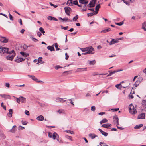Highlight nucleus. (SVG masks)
I'll return each mask as SVG.
<instances>
[{
	"label": "nucleus",
	"mask_w": 146,
	"mask_h": 146,
	"mask_svg": "<svg viewBox=\"0 0 146 146\" xmlns=\"http://www.w3.org/2000/svg\"><path fill=\"white\" fill-rule=\"evenodd\" d=\"M81 49L83 52H86L82 53V54L86 55L94 53V52H93V51L94 50V49L91 46L87 47L84 48H81Z\"/></svg>",
	"instance_id": "f257e3e1"
},
{
	"label": "nucleus",
	"mask_w": 146,
	"mask_h": 146,
	"mask_svg": "<svg viewBox=\"0 0 146 146\" xmlns=\"http://www.w3.org/2000/svg\"><path fill=\"white\" fill-rule=\"evenodd\" d=\"M129 112L131 114H135L137 113L136 108L134 107L132 104H131L129 106Z\"/></svg>",
	"instance_id": "f03ea898"
},
{
	"label": "nucleus",
	"mask_w": 146,
	"mask_h": 146,
	"mask_svg": "<svg viewBox=\"0 0 146 146\" xmlns=\"http://www.w3.org/2000/svg\"><path fill=\"white\" fill-rule=\"evenodd\" d=\"M9 54L6 57L7 59L10 60H12L15 56V53L13 50L9 52Z\"/></svg>",
	"instance_id": "7ed1b4c3"
},
{
	"label": "nucleus",
	"mask_w": 146,
	"mask_h": 146,
	"mask_svg": "<svg viewBox=\"0 0 146 146\" xmlns=\"http://www.w3.org/2000/svg\"><path fill=\"white\" fill-rule=\"evenodd\" d=\"M0 53H9L8 49L5 47L0 48Z\"/></svg>",
	"instance_id": "20e7f679"
},
{
	"label": "nucleus",
	"mask_w": 146,
	"mask_h": 146,
	"mask_svg": "<svg viewBox=\"0 0 146 146\" xmlns=\"http://www.w3.org/2000/svg\"><path fill=\"white\" fill-rule=\"evenodd\" d=\"M64 9L66 14L67 15L70 16V12L71 11V8L68 7H66L64 8Z\"/></svg>",
	"instance_id": "39448f33"
},
{
	"label": "nucleus",
	"mask_w": 146,
	"mask_h": 146,
	"mask_svg": "<svg viewBox=\"0 0 146 146\" xmlns=\"http://www.w3.org/2000/svg\"><path fill=\"white\" fill-rule=\"evenodd\" d=\"M96 2V0H92L87 5V7H94Z\"/></svg>",
	"instance_id": "423d86ee"
},
{
	"label": "nucleus",
	"mask_w": 146,
	"mask_h": 146,
	"mask_svg": "<svg viewBox=\"0 0 146 146\" xmlns=\"http://www.w3.org/2000/svg\"><path fill=\"white\" fill-rule=\"evenodd\" d=\"M28 76L31 78L32 80H34L35 81H36V82H42L43 83V82L39 80L38 79H37L33 75H28Z\"/></svg>",
	"instance_id": "0eeeda50"
},
{
	"label": "nucleus",
	"mask_w": 146,
	"mask_h": 146,
	"mask_svg": "<svg viewBox=\"0 0 146 146\" xmlns=\"http://www.w3.org/2000/svg\"><path fill=\"white\" fill-rule=\"evenodd\" d=\"M113 121L115 124L118 125L119 124L118 118L117 116H114L113 118Z\"/></svg>",
	"instance_id": "6e6552de"
},
{
	"label": "nucleus",
	"mask_w": 146,
	"mask_h": 146,
	"mask_svg": "<svg viewBox=\"0 0 146 146\" xmlns=\"http://www.w3.org/2000/svg\"><path fill=\"white\" fill-rule=\"evenodd\" d=\"M56 101L58 102L63 103L66 101V100H64L63 99L59 97H57L56 99Z\"/></svg>",
	"instance_id": "1a4fd4ad"
},
{
	"label": "nucleus",
	"mask_w": 146,
	"mask_h": 146,
	"mask_svg": "<svg viewBox=\"0 0 146 146\" xmlns=\"http://www.w3.org/2000/svg\"><path fill=\"white\" fill-rule=\"evenodd\" d=\"M1 39H0V41L1 42L3 43H7L8 42V39L5 37L1 36Z\"/></svg>",
	"instance_id": "9d476101"
},
{
	"label": "nucleus",
	"mask_w": 146,
	"mask_h": 146,
	"mask_svg": "<svg viewBox=\"0 0 146 146\" xmlns=\"http://www.w3.org/2000/svg\"><path fill=\"white\" fill-rule=\"evenodd\" d=\"M0 96L4 98L5 99H11V96L9 95H6L5 94H0Z\"/></svg>",
	"instance_id": "9b49d317"
},
{
	"label": "nucleus",
	"mask_w": 146,
	"mask_h": 146,
	"mask_svg": "<svg viewBox=\"0 0 146 146\" xmlns=\"http://www.w3.org/2000/svg\"><path fill=\"white\" fill-rule=\"evenodd\" d=\"M25 60V59H24L23 58L20 57H17V58L15 60V61L17 63H19L22 61H23Z\"/></svg>",
	"instance_id": "f8f14e48"
},
{
	"label": "nucleus",
	"mask_w": 146,
	"mask_h": 146,
	"mask_svg": "<svg viewBox=\"0 0 146 146\" xmlns=\"http://www.w3.org/2000/svg\"><path fill=\"white\" fill-rule=\"evenodd\" d=\"M87 68H78L76 71V72H79L86 70Z\"/></svg>",
	"instance_id": "ddd939ff"
},
{
	"label": "nucleus",
	"mask_w": 146,
	"mask_h": 146,
	"mask_svg": "<svg viewBox=\"0 0 146 146\" xmlns=\"http://www.w3.org/2000/svg\"><path fill=\"white\" fill-rule=\"evenodd\" d=\"M145 114L144 113H142L140 114L138 116V118L139 119H145Z\"/></svg>",
	"instance_id": "4468645a"
},
{
	"label": "nucleus",
	"mask_w": 146,
	"mask_h": 146,
	"mask_svg": "<svg viewBox=\"0 0 146 146\" xmlns=\"http://www.w3.org/2000/svg\"><path fill=\"white\" fill-rule=\"evenodd\" d=\"M111 125L110 123H107L105 124H102V127L105 128H108L111 126Z\"/></svg>",
	"instance_id": "2eb2a0df"
},
{
	"label": "nucleus",
	"mask_w": 146,
	"mask_h": 146,
	"mask_svg": "<svg viewBox=\"0 0 146 146\" xmlns=\"http://www.w3.org/2000/svg\"><path fill=\"white\" fill-rule=\"evenodd\" d=\"M119 42V41L118 40H115L114 39H112V40L110 42V45H111L115 43Z\"/></svg>",
	"instance_id": "dca6fc26"
},
{
	"label": "nucleus",
	"mask_w": 146,
	"mask_h": 146,
	"mask_svg": "<svg viewBox=\"0 0 146 146\" xmlns=\"http://www.w3.org/2000/svg\"><path fill=\"white\" fill-rule=\"evenodd\" d=\"M79 2L82 4L87 5L88 3V1L86 0H79Z\"/></svg>",
	"instance_id": "f3484780"
},
{
	"label": "nucleus",
	"mask_w": 146,
	"mask_h": 146,
	"mask_svg": "<svg viewBox=\"0 0 146 146\" xmlns=\"http://www.w3.org/2000/svg\"><path fill=\"white\" fill-rule=\"evenodd\" d=\"M36 119L39 121H42L44 119V117L42 115H40Z\"/></svg>",
	"instance_id": "a211bd4d"
},
{
	"label": "nucleus",
	"mask_w": 146,
	"mask_h": 146,
	"mask_svg": "<svg viewBox=\"0 0 146 146\" xmlns=\"http://www.w3.org/2000/svg\"><path fill=\"white\" fill-rule=\"evenodd\" d=\"M89 137L93 139L95 138L96 137H98V136L94 133H90L88 135Z\"/></svg>",
	"instance_id": "6ab92c4d"
},
{
	"label": "nucleus",
	"mask_w": 146,
	"mask_h": 146,
	"mask_svg": "<svg viewBox=\"0 0 146 146\" xmlns=\"http://www.w3.org/2000/svg\"><path fill=\"white\" fill-rule=\"evenodd\" d=\"M20 101L22 103H25L26 102V98L23 96H20Z\"/></svg>",
	"instance_id": "aec40b11"
},
{
	"label": "nucleus",
	"mask_w": 146,
	"mask_h": 146,
	"mask_svg": "<svg viewBox=\"0 0 146 146\" xmlns=\"http://www.w3.org/2000/svg\"><path fill=\"white\" fill-rule=\"evenodd\" d=\"M17 127L16 125L13 126L12 128L10 130V132L12 133H14L16 130V128Z\"/></svg>",
	"instance_id": "412c9836"
},
{
	"label": "nucleus",
	"mask_w": 146,
	"mask_h": 146,
	"mask_svg": "<svg viewBox=\"0 0 146 146\" xmlns=\"http://www.w3.org/2000/svg\"><path fill=\"white\" fill-rule=\"evenodd\" d=\"M98 130L100 131L101 134L104 136L106 137L108 135V133H107L104 131L102 129L100 128L98 129Z\"/></svg>",
	"instance_id": "4be33fe9"
},
{
	"label": "nucleus",
	"mask_w": 146,
	"mask_h": 146,
	"mask_svg": "<svg viewBox=\"0 0 146 146\" xmlns=\"http://www.w3.org/2000/svg\"><path fill=\"white\" fill-rule=\"evenodd\" d=\"M53 46V45L52 46H49L47 47V48L51 51H55V49Z\"/></svg>",
	"instance_id": "5701e85b"
},
{
	"label": "nucleus",
	"mask_w": 146,
	"mask_h": 146,
	"mask_svg": "<svg viewBox=\"0 0 146 146\" xmlns=\"http://www.w3.org/2000/svg\"><path fill=\"white\" fill-rule=\"evenodd\" d=\"M13 113V110L12 109H10L9 110V113H8V116L9 117H12V114Z\"/></svg>",
	"instance_id": "b1692460"
},
{
	"label": "nucleus",
	"mask_w": 146,
	"mask_h": 146,
	"mask_svg": "<svg viewBox=\"0 0 146 146\" xmlns=\"http://www.w3.org/2000/svg\"><path fill=\"white\" fill-rule=\"evenodd\" d=\"M59 19H61V20L65 21H68V22H72V20H71L69 19H68V18L65 17L64 18H62L61 17L59 18Z\"/></svg>",
	"instance_id": "393cba45"
},
{
	"label": "nucleus",
	"mask_w": 146,
	"mask_h": 146,
	"mask_svg": "<svg viewBox=\"0 0 146 146\" xmlns=\"http://www.w3.org/2000/svg\"><path fill=\"white\" fill-rule=\"evenodd\" d=\"M141 82V81H140L139 80H137L134 84V86L135 87H137L139 85Z\"/></svg>",
	"instance_id": "a878e982"
},
{
	"label": "nucleus",
	"mask_w": 146,
	"mask_h": 146,
	"mask_svg": "<svg viewBox=\"0 0 146 146\" xmlns=\"http://www.w3.org/2000/svg\"><path fill=\"white\" fill-rule=\"evenodd\" d=\"M111 30V29L110 28H108V29H106L104 30H103L101 31V33H105L106 32H109Z\"/></svg>",
	"instance_id": "bb28decb"
},
{
	"label": "nucleus",
	"mask_w": 146,
	"mask_h": 146,
	"mask_svg": "<svg viewBox=\"0 0 146 146\" xmlns=\"http://www.w3.org/2000/svg\"><path fill=\"white\" fill-rule=\"evenodd\" d=\"M20 53L22 56L25 57H26L29 55L28 53L25 52H21Z\"/></svg>",
	"instance_id": "cd10ccee"
},
{
	"label": "nucleus",
	"mask_w": 146,
	"mask_h": 146,
	"mask_svg": "<svg viewBox=\"0 0 146 146\" xmlns=\"http://www.w3.org/2000/svg\"><path fill=\"white\" fill-rule=\"evenodd\" d=\"M143 124H140L138 125H136L134 127V129H138L140 128L141 127L143 126Z\"/></svg>",
	"instance_id": "c85d7f7f"
},
{
	"label": "nucleus",
	"mask_w": 146,
	"mask_h": 146,
	"mask_svg": "<svg viewBox=\"0 0 146 146\" xmlns=\"http://www.w3.org/2000/svg\"><path fill=\"white\" fill-rule=\"evenodd\" d=\"M73 0H68L67 2V4L70 6H72V3Z\"/></svg>",
	"instance_id": "c756f323"
},
{
	"label": "nucleus",
	"mask_w": 146,
	"mask_h": 146,
	"mask_svg": "<svg viewBox=\"0 0 146 146\" xmlns=\"http://www.w3.org/2000/svg\"><path fill=\"white\" fill-rule=\"evenodd\" d=\"M108 120L106 118H104L100 122V123L101 124H102L103 123H106L108 122Z\"/></svg>",
	"instance_id": "7c9ffc66"
},
{
	"label": "nucleus",
	"mask_w": 146,
	"mask_h": 146,
	"mask_svg": "<svg viewBox=\"0 0 146 146\" xmlns=\"http://www.w3.org/2000/svg\"><path fill=\"white\" fill-rule=\"evenodd\" d=\"M89 64L90 65H94L96 63L95 60H93L92 61H89Z\"/></svg>",
	"instance_id": "2f4dec72"
},
{
	"label": "nucleus",
	"mask_w": 146,
	"mask_h": 146,
	"mask_svg": "<svg viewBox=\"0 0 146 146\" xmlns=\"http://www.w3.org/2000/svg\"><path fill=\"white\" fill-rule=\"evenodd\" d=\"M133 93H132V89L131 90V92L130 93L129 95L128 96L131 99H133V98L134 97L133 95Z\"/></svg>",
	"instance_id": "473e14b6"
},
{
	"label": "nucleus",
	"mask_w": 146,
	"mask_h": 146,
	"mask_svg": "<svg viewBox=\"0 0 146 146\" xmlns=\"http://www.w3.org/2000/svg\"><path fill=\"white\" fill-rule=\"evenodd\" d=\"M54 45L55 47L56 48V50L58 51L59 50H60V48H58V45L57 43H55L53 45Z\"/></svg>",
	"instance_id": "72a5a7b5"
},
{
	"label": "nucleus",
	"mask_w": 146,
	"mask_h": 146,
	"mask_svg": "<svg viewBox=\"0 0 146 146\" xmlns=\"http://www.w3.org/2000/svg\"><path fill=\"white\" fill-rule=\"evenodd\" d=\"M78 15H76V16H75V17H74L73 18V19H72L73 21H77V20L78 19Z\"/></svg>",
	"instance_id": "f704fd0d"
},
{
	"label": "nucleus",
	"mask_w": 146,
	"mask_h": 146,
	"mask_svg": "<svg viewBox=\"0 0 146 146\" xmlns=\"http://www.w3.org/2000/svg\"><path fill=\"white\" fill-rule=\"evenodd\" d=\"M65 137L67 139H68L72 141H73L72 137L71 136H70L68 135H66L65 136Z\"/></svg>",
	"instance_id": "c9c22d12"
},
{
	"label": "nucleus",
	"mask_w": 146,
	"mask_h": 146,
	"mask_svg": "<svg viewBox=\"0 0 146 146\" xmlns=\"http://www.w3.org/2000/svg\"><path fill=\"white\" fill-rule=\"evenodd\" d=\"M39 30L43 35H44V33H45V31L44 30V29L42 27H40Z\"/></svg>",
	"instance_id": "e433bc0d"
},
{
	"label": "nucleus",
	"mask_w": 146,
	"mask_h": 146,
	"mask_svg": "<svg viewBox=\"0 0 146 146\" xmlns=\"http://www.w3.org/2000/svg\"><path fill=\"white\" fill-rule=\"evenodd\" d=\"M142 104L143 107L146 106V100H143Z\"/></svg>",
	"instance_id": "4c0bfd02"
},
{
	"label": "nucleus",
	"mask_w": 146,
	"mask_h": 146,
	"mask_svg": "<svg viewBox=\"0 0 146 146\" xmlns=\"http://www.w3.org/2000/svg\"><path fill=\"white\" fill-rule=\"evenodd\" d=\"M42 57H39L38 58V62L37 63V64H38L39 63H41L42 62Z\"/></svg>",
	"instance_id": "58836bf2"
},
{
	"label": "nucleus",
	"mask_w": 146,
	"mask_h": 146,
	"mask_svg": "<svg viewBox=\"0 0 146 146\" xmlns=\"http://www.w3.org/2000/svg\"><path fill=\"white\" fill-rule=\"evenodd\" d=\"M123 22L122 21L119 23H116L115 24L119 26H121L123 24Z\"/></svg>",
	"instance_id": "ea45409f"
},
{
	"label": "nucleus",
	"mask_w": 146,
	"mask_h": 146,
	"mask_svg": "<svg viewBox=\"0 0 146 146\" xmlns=\"http://www.w3.org/2000/svg\"><path fill=\"white\" fill-rule=\"evenodd\" d=\"M78 2L77 0H75L74 1H72V5H78Z\"/></svg>",
	"instance_id": "a19ab883"
},
{
	"label": "nucleus",
	"mask_w": 146,
	"mask_h": 146,
	"mask_svg": "<svg viewBox=\"0 0 146 146\" xmlns=\"http://www.w3.org/2000/svg\"><path fill=\"white\" fill-rule=\"evenodd\" d=\"M56 134H57L56 133L54 132V133L53 134V139L54 140L55 139L56 136Z\"/></svg>",
	"instance_id": "79ce46f5"
},
{
	"label": "nucleus",
	"mask_w": 146,
	"mask_h": 146,
	"mask_svg": "<svg viewBox=\"0 0 146 146\" xmlns=\"http://www.w3.org/2000/svg\"><path fill=\"white\" fill-rule=\"evenodd\" d=\"M66 131V132H67L68 133H70L71 134H74V133L73 131H71V130H66V131Z\"/></svg>",
	"instance_id": "37998d69"
},
{
	"label": "nucleus",
	"mask_w": 146,
	"mask_h": 146,
	"mask_svg": "<svg viewBox=\"0 0 146 146\" xmlns=\"http://www.w3.org/2000/svg\"><path fill=\"white\" fill-rule=\"evenodd\" d=\"M116 72H117V71H116L111 72L110 73V74L108 75L107 76H111L112 75V74H114V73Z\"/></svg>",
	"instance_id": "c03bdc74"
},
{
	"label": "nucleus",
	"mask_w": 146,
	"mask_h": 146,
	"mask_svg": "<svg viewBox=\"0 0 146 146\" xmlns=\"http://www.w3.org/2000/svg\"><path fill=\"white\" fill-rule=\"evenodd\" d=\"M100 5L98 4L95 7L96 10H99L100 8Z\"/></svg>",
	"instance_id": "a18cd8bd"
},
{
	"label": "nucleus",
	"mask_w": 146,
	"mask_h": 146,
	"mask_svg": "<svg viewBox=\"0 0 146 146\" xmlns=\"http://www.w3.org/2000/svg\"><path fill=\"white\" fill-rule=\"evenodd\" d=\"M1 106L3 108V109L5 110H6V107L5 106H4L3 105V103L2 102L1 103Z\"/></svg>",
	"instance_id": "49530a36"
},
{
	"label": "nucleus",
	"mask_w": 146,
	"mask_h": 146,
	"mask_svg": "<svg viewBox=\"0 0 146 146\" xmlns=\"http://www.w3.org/2000/svg\"><path fill=\"white\" fill-rule=\"evenodd\" d=\"M91 110L92 111H94L96 110V108L95 106H92L91 108Z\"/></svg>",
	"instance_id": "de8ad7c7"
},
{
	"label": "nucleus",
	"mask_w": 146,
	"mask_h": 146,
	"mask_svg": "<svg viewBox=\"0 0 146 146\" xmlns=\"http://www.w3.org/2000/svg\"><path fill=\"white\" fill-rule=\"evenodd\" d=\"M24 129H25L24 127L21 126H19V127H18V129L19 130H23Z\"/></svg>",
	"instance_id": "09e8293b"
},
{
	"label": "nucleus",
	"mask_w": 146,
	"mask_h": 146,
	"mask_svg": "<svg viewBox=\"0 0 146 146\" xmlns=\"http://www.w3.org/2000/svg\"><path fill=\"white\" fill-rule=\"evenodd\" d=\"M16 98V101L19 104L20 101V97L19 98Z\"/></svg>",
	"instance_id": "8fccbe9b"
},
{
	"label": "nucleus",
	"mask_w": 146,
	"mask_h": 146,
	"mask_svg": "<svg viewBox=\"0 0 146 146\" xmlns=\"http://www.w3.org/2000/svg\"><path fill=\"white\" fill-rule=\"evenodd\" d=\"M61 28L62 29H64L65 30H67V29H68V26H66V27L62 26Z\"/></svg>",
	"instance_id": "3c124183"
},
{
	"label": "nucleus",
	"mask_w": 146,
	"mask_h": 146,
	"mask_svg": "<svg viewBox=\"0 0 146 146\" xmlns=\"http://www.w3.org/2000/svg\"><path fill=\"white\" fill-rule=\"evenodd\" d=\"M119 110V108H115V109H111V110L113 111V112H115Z\"/></svg>",
	"instance_id": "603ef678"
},
{
	"label": "nucleus",
	"mask_w": 146,
	"mask_h": 146,
	"mask_svg": "<svg viewBox=\"0 0 146 146\" xmlns=\"http://www.w3.org/2000/svg\"><path fill=\"white\" fill-rule=\"evenodd\" d=\"M94 13H88L87 14L88 15V17H89V16H92L94 15Z\"/></svg>",
	"instance_id": "864d4df0"
},
{
	"label": "nucleus",
	"mask_w": 146,
	"mask_h": 146,
	"mask_svg": "<svg viewBox=\"0 0 146 146\" xmlns=\"http://www.w3.org/2000/svg\"><path fill=\"white\" fill-rule=\"evenodd\" d=\"M21 123H22V124L23 125H25L27 124V123L25 121H23V120H22L21 121Z\"/></svg>",
	"instance_id": "5fc2aeb1"
},
{
	"label": "nucleus",
	"mask_w": 146,
	"mask_h": 146,
	"mask_svg": "<svg viewBox=\"0 0 146 146\" xmlns=\"http://www.w3.org/2000/svg\"><path fill=\"white\" fill-rule=\"evenodd\" d=\"M142 27H146V22H144L142 24Z\"/></svg>",
	"instance_id": "6e6d98bb"
},
{
	"label": "nucleus",
	"mask_w": 146,
	"mask_h": 146,
	"mask_svg": "<svg viewBox=\"0 0 146 146\" xmlns=\"http://www.w3.org/2000/svg\"><path fill=\"white\" fill-rule=\"evenodd\" d=\"M37 35L39 37H40L42 35V34L40 32H38L37 33Z\"/></svg>",
	"instance_id": "4d7b16f0"
},
{
	"label": "nucleus",
	"mask_w": 146,
	"mask_h": 146,
	"mask_svg": "<svg viewBox=\"0 0 146 146\" xmlns=\"http://www.w3.org/2000/svg\"><path fill=\"white\" fill-rule=\"evenodd\" d=\"M25 113L27 115H29V111L27 110H25Z\"/></svg>",
	"instance_id": "13d9d810"
},
{
	"label": "nucleus",
	"mask_w": 146,
	"mask_h": 146,
	"mask_svg": "<svg viewBox=\"0 0 146 146\" xmlns=\"http://www.w3.org/2000/svg\"><path fill=\"white\" fill-rule=\"evenodd\" d=\"M48 20H52V17L51 16H49L47 17Z\"/></svg>",
	"instance_id": "bf43d9fd"
},
{
	"label": "nucleus",
	"mask_w": 146,
	"mask_h": 146,
	"mask_svg": "<svg viewBox=\"0 0 146 146\" xmlns=\"http://www.w3.org/2000/svg\"><path fill=\"white\" fill-rule=\"evenodd\" d=\"M62 68V67H60L59 66H56L55 67V68L56 70H57L58 69H59V68Z\"/></svg>",
	"instance_id": "052dcab7"
},
{
	"label": "nucleus",
	"mask_w": 146,
	"mask_h": 146,
	"mask_svg": "<svg viewBox=\"0 0 146 146\" xmlns=\"http://www.w3.org/2000/svg\"><path fill=\"white\" fill-rule=\"evenodd\" d=\"M50 4L51 6H53L55 8H56L57 7V6L56 5H54L52 4L50 2Z\"/></svg>",
	"instance_id": "680f3d73"
},
{
	"label": "nucleus",
	"mask_w": 146,
	"mask_h": 146,
	"mask_svg": "<svg viewBox=\"0 0 146 146\" xmlns=\"http://www.w3.org/2000/svg\"><path fill=\"white\" fill-rule=\"evenodd\" d=\"M9 19L10 20H13V17L12 16V15L9 12Z\"/></svg>",
	"instance_id": "e2e57ef3"
},
{
	"label": "nucleus",
	"mask_w": 146,
	"mask_h": 146,
	"mask_svg": "<svg viewBox=\"0 0 146 146\" xmlns=\"http://www.w3.org/2000/svg\"><path fill=\"white\" fill-rule=\"evenodd\" d=\"M56 140L57 141H59V140H60V138L59 137V136L58 134H56Z\"/></svg>",
	"instance_id": "0e129e2a"
},
{
	"label": "nucleus",
	"mask_w": 146,
	"mask_h": 146,
	"mask_svg": "<svg viewBox=\"0 0 146 146\" xmlns=\"http://www.w3.org/2000/svg\"><path fill=\"white\" fill-rule=\"evenodd\" d=\"M63 111L62 110H58L57 111V112L58 113H59L60 114L62 113V112Z\"/></svg>",
	"instance_id": "69168bd1"
},
{
	"label": "nucleus",
	"mask_w": 146,
	"mask_h": 146,
	"mask_svg": "<svg viewBox=\"0 0 146 146\" xmlns=\"http://www.w3.org/2000/svg\"><path fill=\"white\" fill-rule=\"evenodd\" d=\"M5 86L6 87H7V88H9L10 87V84L8 83H6Z\"/></svg>",
	"instance_id": "338daca9"
},
{
	"label": "nucleus",
	"mask_w": 146,
	"mask_h": 146,
	"mask_svg": "<svg viewBox=\"0 0 146 146\" xmlns=\"http://www.w3.org/2000/svg\"><path fill=\"white\" fill-rule=\"evenodd\" d=\"M65 56H66L65 59L67 60L68 59L69 57V56H68L67 55V53H65Z\"/></svg>",
	"instance_id": "774afa93"
}]
</instances>
